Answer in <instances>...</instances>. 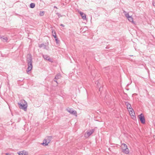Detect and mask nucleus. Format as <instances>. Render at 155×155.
<instances>
[{
  "label": "nucleus",
  "instance_id": "1",
  "mask_svg": "<svg viewBox=\"0 0 155 155\" xmlns=\"http://www.w3.org/2000/svg\"><path fill=\"white\" fill-rule=\"evenodd\" d=\"M28 57L27 58V62L28 67L27 68L26 71L27 73L31 71L32 68V58L31 54H28Z\"/></svg>",
  "mask_w": 155,
  "mask_h": 155
},
{
  "label": "nucleus",
  "instance_id": "2",
  "mask_svg": "<svg viewBox=\"0 0 155 155\" xmlns=\"http://www.w3.org/2000/svg\"><path fill=\"white\" fill-rule=\"evenodd\" d=\"M18 105L20 109H22L25 111L27 110V104L26 102L24 100L21 101L18 103Z\"/></svg>",
  "mask_w": 155,
  "mask_h": 155
},
{
  "label": "nucleus",
  "instance_id": "3",
  "mask_svg": "<svg viewBox=\"0 0 155 155\" xmlns=\"http://www.w3.org/2000/svg\"><path fill=\"white\" fill-rule=\"evenodd\" d=\"M138 118L139 119L140 122L142 124L145 123V120L144 117L142 113L140 115H138Z\"/></svg>",
  "mask_w": 155,
  "mask_h": 155
},
{
  "label": "nucleus",
  "instance_id": "4",
  "mask_svg": "<svg viewBox=\"0 0 155 155\" xmlns=\"http://www.w3.org/2000/svg\"><path fill=\"white\" fill-rule=\"evenodd\" d=\"M67 111L70 114L77 116V113L75 110H73L72 109L68 108L66 109Z\"/></svg>",
  "mask_w": 155,
  "mask_h": 155
},
{
  "label": "nucleus",
  "instance_id": "5",
  "mask_svg": "<svg viewBox=\"0 0 155 155\" xmlns=\"http://www.w3.org/2000/svg\"><path fill=\"white\" fill-rule=\"evenodd\" d=\"M125 15L126 17L127 18L128 20L129 21L131 22L133 24H134V22L133 21V18L132 17V16H129V14L128 13L127 14H125Z\"/></svg>",
  "mask_w": 155,
  "mask_h": 155
},
{
  "label": "nucleus",
  "instance_id": "6",
  "mask_svg": "<svg viewBox=\"0 0 155 155\" xmlns=\"http://www.w3.org/2000/svg\"><path fill=\"white\" fill-rule=\"evenodd\" d=\"M128 111L129 112L130 115L131 116L133 117L132 118L133 119H136V117L135 115V113L134 109H133L130 110H128Z\"/></svg>",
  "mask_w": 155,
  "mask_h": 155
},
{
  "label": "nucleus",
  "instance_id": "7",
  "mask_svg": "<svg viewBox=\"0 0 155 155\" xmlns=\"http://www.w3.org/2000/svg\"><path fill=\"white\" fill-rule=\"evenodd\" d=\"M125 104L127 106V109L128 110L129 109L130 110L132 109H133L131 107V105L128 102H125Z\"/></svg>",
  "mask_w": 155,
  "mask_h": 155
},
{
  "label": "nucleus",
  "instance_id": "8",
  "mask_svg": "<svg viewBox=\"0 0 155 155\" xmlns=\"http://www.w3.org/2000/svg\"><path fill=\"white\" fill-rule=\"evenodd\" d=\"M78 13L80 14L82 18L84 20L86 19V15L83 12H81V11H78Z\"/></svg>",
  "mask_w": 155,
  "mask_h": 155
},
{
  "label": "nucleus",
  "instance_id": "9",
  "mask_svg": "<svg viewBox=\"0 0 155 155\" xmlns=\"http://www.w3.org/2000/svg\"><path fill=\"white\" fill-rule=\"evenodd\" d=\"M122 151L126 154H128L129 153V150L127 147H126L125 149H123Z\"/></svg>",
  "mask_w": 155,
  "mask_h": 155
},
{
  "label": "nucleus",
  "instance_id": "10",
  "mask_svg": "<svg viewBox=\"0 0 155 155\" xmlns=\"http://www.w3.org/2000/svg\"><path fill=\"white\" fill-rule=\"evenodd\" d=\"M94 131V129H92L89 131H87L86 133L88 137L90 136L91 134H92Z\"/></svg>",
  "mask_w": 155,
  "mask_h": 155
},
{
  "label": "nucleus",
  "instance_id": "11",
  "mask_svg": "<svg viewBox=\"0 0 155 155\" xmlns=\"http://www.w3.org/2000/svg\"><path fill=\"white\" fill-rule=\"evenodd\" d=\"M38 47L39 48H43L44 49L48 50V49L47 48L46 46L44 44L42 43L41 44L39 45Z\"/></svg>",
  "mask_w": 155,
  "mask_h": 155
},
{
  "label": "nucleus",
  "instance_id": "12",
  "mask_svg": "<svg viewBox=\"0 0 155 155\" xmlns=\"http://www.w3.org/2000/svg\"><path fill=\"white\" fill-rule=\"evenodd\" d=\"M0 38L1 39V40L3 41H7L8 40V38L4 36H0Z\"/></svg>",
  "mask_w": 155,
  "mask_h": 155
},
{
  "label": "nucleus",
  "instance_id": "13",
  "mask_svg": "<svg viewBox=\"0 0 155 155\" xmlns=\"http://www.w3.org/2000/svg\"><path fill=\"white\" fill-rule=\"evenodd\" d=\"M26 152L24 150L19 151L17 152V153L19 155H27L26 154Z\"/></svg>",
  "mask_w": 155,
  "mask_h": 155
},
{
  "label": "nucleus",
  "instance_id": "14",
  "mask_svg": "<svg viewBox=\"0 0 155 155\" xmlns=\"http://www.w3.org/2000/svg\"><path fill=\"white\" fill-rule=\"evenodd\" d=\"M122 150L123 149H125L126 147H127V145L124 143H122L121 146Z\"/></svg>",
  "mask_w": 155,
  "mask_h": 155
},
{
  "label": "nucleus",
  "instance_id": "15",
  "mask_svg": "<svg viewBox=\"0 0 155 155\" xmlns=\"http://www.w3.org/2000/svg\"><path fill=\"white\" fill-rule=\"evenodd\" d=\"M35 4L34 3H31L29 5V7L31 8H35Z\"/></svg>",
  "mask_w": 155,
  "mask_h": 155
},
{
  "label": "nucleus",
  "instance_id": "16",
  "mask_svg": "<svg viewBox=\"0 0 155 155\" xmlns=\"http://www.w3.org/2000/svg\"><path fill=\"white\" fill-rule=\"evenodd\" d=\"M61 77V75H60V74H58L55 76V77L54 78V79L57 80L58 79L60 78Z\"/></svg>",
  "mask_w": 155,
  "mask_h": 155
},
{
  "label": "nucleus",
  "instance_id": "17",
  "mask_svg": "<svg viewBox=\"0 0 155 155\" xmlns=\"http://www.w3.org/2000/svg\"><path fill=\"white\" fill-rule=\"evenodd\" d=\"M42 56L44 59L46 60H47L49 58V57L47 55H43Z\"/></svg>",
  "mask_w": 155,
  "mask_h": 155
},
{
  "label": "nucleus",
  "instance_id": "18",
  "mask_svg": "<svg viewBox=\"0 0 155 155\" xmlns=\"http://www.w3.org/2000/svg\"><path fill=\"white\" fill-rule=\"evenodd\" d=\"M52 36L54 37V38H56V37H57L55 31H54V30H52Z\"/></svg>",
  "mask_w": 155,
  "mask_h": 155
},
{
  "label": "nucleus",
  "instance_id": "19",
  "mask_svg": "<svg viewBox=\"0 0 155 155\" xmlns=\"http://www.w3.org/2000/svg\"><path fill=\"white\" fill-rule=\"evenodd\" d=\"M45 14V12L40 11V12L39 15L41 16H43Z\"/></svg>",
  "mask_w": 155,
  "mask_h": 155
},
{
  "label": "nucleus",
  "instance_id": "20",
  "mask_svg": "<svg viewBox=\"0 0 155 155\" xmlns=\"http://www.w3.org/2000/svg\"><path fill=\"white\" fill-rule=\"evenodd\" d=\"M55 39V41L56 42V43L57 44H58L59 43L60 41L58 40V38H57V37H56V38H54Z\"/></svg>",
  "mask_w": 155,
  "mask_h": 155
},
{
  "label": "nucleus",
  "instance_id": "21",
  "mask_svg": "<svg viewBox=\"0 0 155 155\" xmlns=\"http://www.w3.org/2000/svg\"><path fill=\"white\" fill-rule=\"evenodd\" d=\"M49 143V142H48V143H47L46 140H45V143L44 142H43V143H42V145H44L45 144V146H46L48 145V143Z\"/></svg>",
  "mask_w": 155,
  "mask_h": 155
},
{
  "label": "nucleus",
  "instance_id": "22",
  "mask_svg": "<svg viewBox=\"0 0 155 155\" xmlns=\"http://www.w3.org/2000/svg\"><path fill=\"white\" fill-rule=\"evenodd\" d=\"M47 60L51 62H53V61L52 59H51L50 58H48V59Z\"/></svg>",
  "mask_w": 155,
  "mask_h": 155
},
{
  "label": "nucleus",
  "instance_id": "23",
  "mask_svg": "<svg viewBox=\"0 0 155 155\" xmlns=\"http://www.w3.org/2000/svg\"><path fill=\"white\" fill-rule=\"evenodd\" d=\"M24 80V78H21L20 80H18V81H23Z\"/></svg>",
  "mask_w": 155,
  "mask_h": 155
},
{
  "label": "nucleus",
  "instance_id": "24",
  "mask_svg": "<svg viewBox=\"0 0 155 155\" xmlns=\"http://www.w3.org/2000/svg\"><path fill=\"white\" fill-rule=\"evenodd\" d=\"M60 26H62L63 27H64V25H63V24H61L60 25Z\"/></svg>",
  "mask_w": 155,
  "mask_h": 155
},
{
  "label": "nucleus",
  "instance_id": "25",
  "mask_svg": "<svg viewBox=\"0 0 155 155\" xmlns=\"http://www.w3.org/2000/svg\"><path fill=\"white\" fill-rule=\"evenodd\" d=\"M6 155H11L10 154H9L8 153H6Z\"/></svg>",
  "mask_w": 155,
  "mask_h": 155
},
{
  "label": "nucleus",
  "instance_id": "26",
  "mask_svg": "<svg viewBox=\"0 0 155 155\" xmlns=\"http://www.w3.org/2000/svg\"><path fill=\"white\" fill-rule=\"evenodd\" d=\"M56 79H54V81L56 82L57 83H58L57 82V81L56 80H55Z\"/></svg>",
  "mask_w": 155,
  "mask_h": 155
},
{
  "label": "nucleus",
  "instance_id": "27",
  "mask_svg": "<svg viewBox=\"0 0 155 155\" xmlns=\"http://www.w3.org/2000/svg\"><path fill=\"white\" fill-rule=\"evenodd\" d=\"M54 8H57V7L56 6H54Z\"/></svg>",
  "mask_w": 155,
  "mask_h": 155
}]
</instances>
